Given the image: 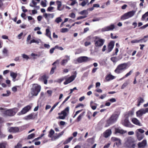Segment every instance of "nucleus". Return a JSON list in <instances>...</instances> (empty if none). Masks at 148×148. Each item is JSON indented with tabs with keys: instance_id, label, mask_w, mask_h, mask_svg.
<instances>
[{
	"instance_id": "obj_60",
	"label": "nucleus",
	"mask_w": 148,
	"mask_h": 148,
	"mask_svg": "<svg viewBox=\"0 0 148 148\" xmlns=\"http://www.w3.org/2000/svg\"><path fill=\"white\" fill-rule=\"evenodd\" d=\"M148 26V23L144 25L143 26H142V27H141L140 28V29H144L147 27Z\"/></svg>"
},
{
	"instance_id": "obj_15",
	"label": "nucleus",
	"mask_w": 148,
	"mask_h": 148,
	"mask_svg": "<svg viewBox=\"0 0 148 148\" xmlns=\"http://www.w3.org/2000/svg\"><path fill=\"white\" fill-rule=\"evenodd\" d=\"M138 145L139 148H145L147 146L146 140L144 139L142 141L139 142Z\"/></svg>"
},
{
	"instance_id": "obj_36",
	"label": "nucleus",
	"mask_w": 148,
	"mask_h": 148,
	"mask_svg": "<svg viewBox=\"0 0 148 148\" xmlns=\"http://www.w3.org/2000/svg\"><path fill=\"white\" fill-rule=\"evenodd\" d=\"M35 134H34L32 133L29 135L27 137V139H30L33 138L34 137Z\"/></svg>"
},
{
	"instance_id": "obj_45",
	"label": "nucleus",
	"mask_w": 148,
	"mask_h": 148,
	"mask_svg": "<svg viewBox=\"0 0 148 148\" xmlns=\"http://www.w3.org/2000/svg\"><path fill=\"white\" fill-rule=\"evenodd\" d=\"M6 145V143H0V148H5Z\"/></svg>"
},
{
	"instance_id": "obj_10",
	"label": "nucleus",
	"mask_w": 148,
	"mask_h": 148,
	"mask_svg": "<svg viewBox=\"0 0 148 148\" xmlns=\"http://www.w3.org/2000/svg\"><path fill=\"white\" fill-rule=\"evenodd\" d=\"M146 113H148V108L140 109L136 112V114L137 117H140Z\"/></svg>"
},
{
	"instance_id": "obj_57",
	"label": "nucleus",
	"mask_w": 148,
	"mask_h": 148,
	"mask_svg": "<svg viewBox=\"0 0 148 148\" xmlns=\"http://www.w3.org/2000/svg\"><path fill=\"white\" fill-rule=\"evenodd\" d=\"M31 36L30 35H29L27 37V43L29 44V40L31 39Z\"/></svg>"
},
{
	"instance_id": "obj_41",
	"label": "nucleus",
	"mask_w": 148,
	"mask_h": 148,
	"mask_svg": "<svg viewBox=\"0 0 148 148\" xmlns=\"http://www.w3.org/2000/svg\"><path fill=\"white\" fill-rule=\"evenodd\" d=\"M67 78V76H65V77H62L60 79H58L57 82L59 83H61L65 79Z\"/></svg>"
},
{
	"instance_id": "obj_12",
	"label": "nucleus",
	"mask_w": 148,
	"mask_h": 148,
	"mask_svg": "<svg viewBox=\"0 0 148 148\" xmlns=\"http://www.w3.org/2000/svg\"><path fill=\"white\" fill-rule=\"evenodd\" d=\"M43 16L48 21L54 17V14L53 13H44L43 14Z\"/></svg>"
},
{
	"instance_id": "obj_28",
	"label": "nucleus",
	"mask_w": 148,
	"mask_h": 148,
	"mask_svg": "<svg viewBox=\"0 0 148 148\" xmlns=\"http://www.w3.org/2000/svg\"><path fill=\"white\" fill-rule=\"evenodd\" d=\"M56 4L58 5L57 10L59 11H62V10L63 8H61V6H62V3L61 2L59 1H57Z\"/></svg>"
},
{
	"instance_id": "obj_34",
	"label": "nucleus",
	"mask_w": 148,
	"mask_h": 148,
	"mask_svg": "<svg viewBox=\"0 0 148 148\" xmlns=\"http://www.w3.org/2000/svg\"><path fill=\"white\" fill-rule=\"evenodd\" d=\"M40 39H38L37 40H36L34 39H33L31 40L29 42V44H31L33 43H36L37 44H38L39 43V41H40Z\"/></svg>"
},
{
	"instance_id": "obj_56",
	"label": "nucleus",
	"mask_w": 148,
	"mask_h": 148,
	"mask_svg": "<svg viewBox=\"0 0 148 148\" xmlns=\"http://www.w3.org/2000/svg\"><path fill=\"white\" fill-rule=\"evenodd\" d=\"M95 106H93L92 105L91 106H90L92 109L93 110H95L97 108V104L96 103H95Z\"/></svg>"
},
{
	"instance_id": "obj_52",
	"label": "nucleus",
	"mask_w": 148,
	"mask_h": 148,
	"mask_svg": "<svg viewBox=\"0 0 148 148\" xmlns=\"http://www.w3.org/2000/svg\"><path fill=\"white\" fill-rule=\"evenodd\" d=\"M148 16L147 15V14L146 13V12L144 14H143L142 17V21L144 20V19L147 16Z\"/></svg>"
},
{
	"instance_id": "obj_59",
	"label": "nucleus",
	"mask_w": 148,
	"mask_h": 148,
	"mask_svg": "<svg viewBox=\"0 0 148 148\" xmlns=\"http://www.w3.org/2000/svg\"><path fill=\"white\" fill-rule=\"evenodd\" d=\"M44 46L45 48H47V49H49L50 47V46L49 44H44Z\"/></svg>"
},
{
	"instance_id": "obj_8",
	"label": "nucleus",
	"mask_w": 148,
	"mask_h": 148,
	"mask_svg": "<svg viewBox=\"0 0 148 148\" xmlns=\"http://www.w3.org/2000/svg\"><path fill=\"white\" fill-rule=\"evenodd\" d=\"M90 60V58L86 56H82L78 58L76 60H75L73 61V63L77 64L78 63H81L89 61Z\"/></svg>"
},
{
	"instance_id": "obj_33",
	"label": "nucleus",
	"mask_w": 148,
	"mask_h": 148,
	"mask_svg": "<svg viewBox=\"0 0 148 148\" xmlns=\"http://www.w3.org/2000/svg\"><path fill=\"white\" fill-rule=\"evenodd\" d=\"M121 59V58L118 59L116 57H112L110 59L114 63L116 62Z\"/></svg>"
},
{
	"instance_id": "obj_47",
	"label": "nucleus",
	"mask_w": 148,
	"mask_h": 148,
	"mask_svg": "<svg viewBox=\"0 0 148 148\" xmlns=\"http://www.w3.org/2000/svg\"><path fill=\"white\" fill-rule=\"evenodd\" d=\"M140 40H132L131 41V42L132 43H138L140 42Z\"/></svg>"
},
{
	"instance_id": "obj_11",
	"label": "nucleus",
	"mask_w": 148,
	"mask_h": 148,
	"mask_svg": "<svg viewBox=\"0 0 148 148\" xmlns=\"http://www.w3.org/2000/svg\"><path fill=\"white\" fill-rule=\"evenodd\" d=\"M115 28V26L114 24L105 27L101 29V31L102 32L113 30Z\"/></svg>"
},
{
	"instance_id": "obj_2",
	"label": "nucleus",
	"mask_w": 148,
	"mask_h": 148,
	"mask_svg": "<svg viewBox=\"0 0 148 148\" xmlns=\"http://www.w3.org/2000/svg\"><path fill=\"white\" fill-rule=\"evenodd\" d=\"M127 68V64L126 63L120 64L118 65L114 70V72L117 73L119 74L126 70Z\"/></svg>"
},
{
	"instance_id": "obj_19",
	"label": "nucleus",
	"mask_w": 148,
	"mask_h": 148,
	"mask_svg": "<svg viewBox=\"0 0 148 148\" xmlns=\"http://www.w3.org/2000/svg\"><path fill=\"white\" fill-rule=\"evenodd\" d=\"M114 45V42L113 41L110 42L108 45V51L110 52L112 50Z\"/></svg>"
},
{
	"instance_id": "obj_31",
	"label": "nucleus",
	"mask_w": 148,
	"mask_h": 148,
	"mask_svg": "<svg viewBox=\"0 0 148 148\" xmlns=\"http://www.w3.org/2000/svg\"><path fill=\"white\" fill-rule=\"evenodd\" d=\"M46 35L49 37L51 40H52V38L51 36V32L49 29H47L46 30Z\"/></svg>"
},
{
	"instance_id": "obj_23",
	"label": "nucleus",
	"mask_w": 148,
	"mask_h": 148,
	"mask_svg": "<svg viewBox=\"0 0 148 148\" xmlns=\"http://www.w3.org/2000/svg\"><path fill=\"white\" fill-rule=\"evenodd\" d=\"M48 77L46 76L45 75H43L39 79L40 80L42 81H43L44 83L45 84H47V79Z\"/></svg>"
},
{
	"instance_id": "obj_4",
	"label": "nucleus",
	"mask_w": 148,
	"mask_h": 148,
	"mask_svg": "<svg viewBox=\"0 0 148 148\" xmlns=\"http://www.w3.org/2000/svg\"><path fill=\"white\" fill-rule=\"evenodd\" d=\"M0 110H3L4 114L6 115L11 116L14 115L18 111V110L17 108H14L12 109L5 110L3 108H0Z\"/></svg>"
},
{
	"instance_id": "obj_58",
	"label": "nucleus",
	"mask_w": 148,
	"mask_h": 148,
	"mask_svg": "<svg viewBox=\"0 0 148 148\" xmlns=\"http://www.w3.org/2000/svg\"><path fill=\"white\" fill-rule=\"evenodd\" d=\"M56 67H52L50 73L51 74H53L54 72V70L56 69Z\"/></svg>"
},
{
	"instance_id": "obj_63",
	"label": "nucleus",
	"mask_w": 148,
	"mask_h": 148,
	"mask_svg": "<svg viewBox=\"0 0 148 148\" xmlns=\"http://www.w3.org/2000/svg\"><path fill=\"white\" fill-rule=\"evenodd\" d=\"M21 146L22 145L21 144L18 143L16 146L15 147V148H20L21 147Z\"/></svg>"
},
{
	"instance_id": "obj_20",
	"label": "nucleus",
	"mask_w": 148,
	"mask_h": 148,
	"mask_svg": "<svg viewBox=\"0 0 148 148\" xmlns=\"http://www.w3.org/2000/svg\"><path fill=\"white\" fill-rule=\"evenodd\" d=\"M145 101L144 99L141 97H139L137 99V105L138 107H139L140 105Z\"/></svg>"
},
{
	"instance_id": "obj_6",
	"label": "nucleus",
	"mask_w": 148,
	"mask_h": 148,
	"mask_svg": "<svg viewBox=\"0 0 148 148\" xmlns=\"http://www.w3.org/2000/svg\"><path fill=\"white\" fill-rule=\"evenodd\" d=\"M69 107H67L65 109L62 111L61 112L58 113V114L60 115L57 119H65L66 117L69 113Z\"/></svg>"
},
{
	"instance_id": "obj_7",
	"label": "nucleus",
	"mask_w": 148,
	"mask_h": 148,
	"mask_svg": "<svg viewBox=\"0 0 148 148\" xmlns=\"http://www.w3.org/2000/svg\"><path fill=\"white\" fill-rule=\"evenodd\" d=\"M136 11L132 10L125 13L121 17V19L122 20L128 19L133 16L135 14Z\"/></svg>"
},
{
	"instance_id": "obj_39",
	"label": "nucleus",
	"mask_w": 148,
	"mask_h": 148,
	"mask_svg": "<svg viewBox=\"0 0 148 148\" xmlns=\"http://www.w3.org/2000/svg\"><path fill=\"white\" fill-rule=\"evenodd\" d=\"M58 103L59 102H58L54 104V105L53 106L50 110L49 113H51L53 110L54 108L58 105Z\"/></svg>"
},
{
	"instance_id": "obj_48",
	"label": "nucleus",
	"mask_w": 148,
	"mask_h": 148,
	"mask_svg": "<svg viewBox=\"0 0 148 148\" xmlns=\"http://www.w3.org/2000/svg\"><path fill=\"white\" fill-rule=\"evenodd\" d=\"M68 29L66 28H62L61 30V32L62 33H64L67 32L68 31Z\"/></svg>"
},
{
	"instance_id": "obj_16",
	"label": "nucleus",
	"mask_w": 148,
	"mask_h": 148,
	"mask_svg": "<svg viewBox=\"0 0 148 148\" xmlns=\"http://www.w3.org/2000/svg\"><path fill=\"white\" fill-rule=\"evenodd\" d=\"M65 59H63L61 62V64L62 65H65L70 60V56L66 55L64 56Z\"/></svg>"
},
{
	"instance_id": "obj_40",
	"label": "nucleus",
	"mask_w": 148,
	"mask_h": 148,
	"mask_svg": "<svg viewBox=\"0 0 148 148\" xmlns=\"http://www.w3.org/2000/svg\"><path fill=\"white\" fill-rule=\"evenodd\" d=\"M84 114L83 113H82L79 116L77 117V122H79L80 121L81 119L82 118V117L83 115Z\"/></svg>"
},
{
	"instance_id": "obj_37",
	"label": "nucleus",
	"mask_w": 148,
	"mask_h": 148,
	"mask_svg": "<svg viewBox=\"0 0 148 148\" xmlns=\"http://www.w3.org/2000/svg\"><path fill=\"white\" fill-rule=\"evenodd\" d=\"M62 21V19L60 17H58L55 20V22H56L57 23H59L60 22H61Z\"/></svg>"
},
{
	"instance_id": "obj_53",
	"label": "nucleus",
	"mask_w": 148,
	"mask_h": 148,
	"mask_svg": "<svg viewBox=\"0 0 148 148\" xmlns=\"http://www.w3.org/2000/svg\"><path fill=\"white\" fill-rule=\"evenodd\" d=\"M132 73V70L130 71L128 73H127L125 75V76H124V77H128V76L130 75Z\"/></svg>"
},
{
	"instance_id": "obj_5",
	"label": "nucleus",
	"mask_w": 148,
	"mask_h": 148,
	"mask_svg": "<svg viewBox=\"0 0 148 148\" xmlns=\"http://www.w3.org/2000/svg\"><path fill=\"white\" fill-rule=\"evenodd\" d=\"M144 132V130L140 128L137 129L135 131L136 136L139 141L141 140L144 138V135L143 134Z\"/></svg>"
},
{
	"instance_id": "obj_62",
	"label": "nucleus",
	"mask_w": 148,
	"mask_h": 148,
	"mask_svg": "<svg viewBox=\"0 0 148 148\" xmlns=\"http://www.w3.org/2000/svg\"><path fill=\"white\" fill-rule=\"evenodd\" d=\"M69 16L72 18H74L75 16V15L74 13H73L69 15Z\"/></svg>"
},
{
	"instance_id": "obj_43",
	"label": "nucleus",
	"mask_w": 148,
	"mask_h": 148,
	"mask_svg": "<svg viewBox=\"0 0 148 148\" xmlns=\"http://www.w3.org/2000/svg\"><path fill=\"white\" fill-rule=\"evenodd\" d=\"M54 9V7L51 6L49 7L47 9V11L49 12H52V10Z\"/></svg>"
},
{
	"instance_id": "obj_24",
	"label": "nucleus",
	"mask_w": 148,
	"mask_h": 148,
	"mask_svg": "<svg viewBox=\"0 0 148 148\" xmlns=\"http://www.w3.org/2000/svg\"><path fill=\"white\" fill-rule=\"evenodd\" d=\"M132 122L134 124L138 125L141 126V123L139 120L136 118H133L132 119Z\"/></svg>"
},
{
	"instance_id": "obj_54",
	"label": "nucleus",
	"mask_w": 148,
	"mask_h": 148,
	"mask_svg": "<svg viewBox=\"0 0 148 148\" xmlns=\"http://www.w3.org/2000/svg\"><path fill=\"white\" fill-rule=\"evenodd\" d=\"M41 5L42 7H45L47 6V4L45 2L43 1H42L41 2Z\"/></svg>"
},
{
	"instance_id": "obj_46",
	"label": "nucleus",
	"mask_w": 148,
	"mask_h": 148,
	"mask_svg": "<svg viewBox=\"0 0 148 148\" xmlns=\"http://www.w3.org/2000/svg\"><path fill=\"white\" fill-rule=\"evenodd\" d=\"M19 87V86H16L13 87L12 88V90L14 92H16L17 90V88Z\"/></svg>"
},
{
	"instance_id": "obj_22",
	"label": "nucleus",
	"mask_w": 148,
	"mask_h": 148,
	"mask_svg": "<svg viewBox=\"0 0 148 148\" xmlns=\"http://www.w3.org/2000/svg\"><path fill=\"white\" fill-rule=\"evenodd\" d=\"M9 131L10 132L15 133L19 131V128L18 127H11L9 130Z\"/></svg>"
},
{
	"instance_id": "obj_64",
	"label": "nucleus",
	"mask_w": 148,
	"mask_h": 148,
	"mask_svg": "<svg viewBox=\"0 0 148 148\" xmlns=\"http://www.w3.org/2000/svg\"><path fill=\"white\" fill-rule=\"evenodd\" d=\"M110 143H108L107 145L104 146L103 148H108L110 146Z\"/></svg>"
},
{
	"instance_id": "obj_51",
	"label": "nucleus",
	"mask_w": 148,
	"mask_h": 148,
	"mask_svg": "<svg viewBox=\"0 0 148 148\" xmlns=\"http://www.w3.org/2000/svg\"><path fill=\"white\" fill-rule=\"evenodd\" d=\"M7 93L6 94H2V96H8L10 94V92L9 91H7Z\"/></svg>"
},
{
	"instance_id": "obj_29",
	"label": "nucleus",
	"mask_w": 148,
	"mask_h": 148,
	"mask_svg": "<svg viewBox=\"0 0 148 148\" xmlns=\"http://www.w3.org/2000/svg\"><path fill=\"white\" fill-rule=\"evenodd\" d=\"M111 140L113 141H117L118 142L117 143H116V144H121V140L118 138L115 137H112L111 138Z\"/></svg>"
},
{
	"instance_id": "obj_38",
	"label": "nucleus",
	"mask_w": 148,
	"mask_h": 148,
	"mask_svg": "<svg viewBox=\"0 0 148 148\" xmlns=\"http://www.w3.org/2000/svg\"><path fill=\"white\" fill-rule=\"evenodd\" d=\"M116 46L117 47V48H116L115 49V55H117V53L119 51V49L118 48L119 47L120 45L118 43H117L116 44Z\"/></svg>"
},
{
	"instance_id": "obj_1",
	"label": "nucleus",
	"mask_w": 148,
	"mask_h": 148,
	"mask_svg": "<svg viewBox=\"0 0 148 148\" xmlns=\"http://www.w3.org/2000/svg\"><path fill=\"white\" fill-rule=\"evenodd\" d=\"M119 117V114L114 113L112 114L110 118L106 122L105 127H108L117 121Z\"/></svg>"
},
{
	"instance_id": "obj_49",
	"label": "nucleus",
	"mask_w": 148,
	"mask_h": 148,
	"mask_svg": "<svg viewBox=\"0 0 148 148\" xmlns=\"http://www.w3.org/2000/svg\"><path fill=\"white\" fill-rule=\"evenodd\" d=\"M80 14L83 15L84 14H88V12L86 10H84L83 11H82L80 12L79 13Z\"/></svg>"
},
{
	"instance_id": "obj_27",
	"label": "nucleus",
	"mask_w": 148,
	"mask_h": 148,
	"mask_svg": "<svg viewBox=\"0 0 148 148\" xmlns=\"http://www.w3.org/2000/svg\"><path fill=\"white\" fill-rule=\"evenodd\" d=\"M64 133V132L62 131L60 133H59L58 134V135L56 136H55L53 137L52 138V140H53L54 139L55 140L57 139H58Z\"/></svg>"
},
{
	"instance_id": "obj_30",
	"label": "nucleus",
	"mask_w": 148,
	"mask_h": 148,
	"mask_svg": "<svg viewBox=\"0 0 148 148\" xmlns=\"http://www.w3.org/2000/svg\"><path fill=\"white\" fill-rule=\"evenodd\" d=\"M115 78V77L111 74L108 75L106 77V79L107 81L112 80Z\"/></svg>"
},
{
	"instance_id": "obj_50",
	"label": "nucleus",
	"mask_w": 148,
	"mask_h": 148,
	"mask_svg": "<svg viewBox=\"0 0 148 148\" xmlns=\"http://www.w3.org/2000/svg\"><path fill=\"white\" fill-rule=\"evenodd\" d=\"M8 52V50L7 49L5 48H4L3 51V53L4 54H7Z\"/></svg>"
},
{
	"instance_id": "obj_18",
	"label": "nucleus",
	"mask_w": 148,
	"mask_h": 148,
	"mask_svg": "<svg viewBox=\"0 0 148 148\" xmlns=\"http://www.w3.org/2000/svg\"><path fill=\"white\" fill-rule=\"evenodd\" d=\"M116 133H119L121 134H123L127 132L125 130L122 129L120 127L116 128L115 129Z\"/></svg>"
},
{
	"instance_id": "obj_35",
	"label": "nucleus",
	"mask_w": 148,
	"mask_h": 148,
	"mask_svg": "<svg viewBox=\"0 0 148 148\" xmlns=\"http://www.w3.org/2000/svg\"><path fill=\"white\" fill-rule=\"evenodd\" d=\"M128 84V82L126 81L125 82L121 87V88L122 89H124L126 87Z\"/></svg>"
},
{
	"instance_id": "obj_9",
	"label": "nucleus",
	"mask_w": 148,
	"mask_h": 148,
	"mask_svg": "<svg viewBox=\"0 0 148 148\" xmlns=\"http://www.w3.org/2000/svg\"><path fill=\"white\" fill-rule=\"evenodd\" d=\"M95 45L96 47H101L103 45L105 41V40L97 36L95 37Z\"/></svg>"
},
{
	"instance_id": "obj_61",
	"label": "nucleus",
	"mask_w": 148,
	"mask_h": 148,
	"mask_svg": "<svg viewBox=\"0 0 148 148\" xmlns=\"http://www.w3.org/2000/svg\"><path fill=\"white\" fill-rule=\"evenodd\" d=\"M109 101L112 103H113L115 102L116 101V100L114 98H112L111 99H110L109 100Z\"/></svg>"
},
{
	"instance_id": "obj_32",
	"label": "nucleus",
	"mask_w": 148,
	"mask_h": 148,
	"mask_svg": "<svg viewBox=\"0 0 148 148\" xmlns=\"http://www.w3.org/2000/svg\"><path fill=\"white\" fill-rule=\"evenodd\" d=\"M54 131L52 129H51L49 132V133L48 134V136L49 137L51 138H52L53 137H52V136L53 135V134H54Z\"/></svg>"
},
{
	"instance_id": "obj_13",
	"label": "nucleus",
	"mask_w": 148,
	"mask_h": 148,
	"mask_svg": "<svg viewBox=\"0 0 148 148\" xmlns=\"http://www.w3.org/2000/svg\"><path fill=\"white\" fill-rule=\"evenodd\" d=\"M32 106V104H31L25 107L22 109L20 113H21L22 114H25L31 109Z\"/></svg>"
},
{
	"instance_id": "obj_55",
	"label": "nucleus",
	"mask_w": 148,
	"mask_h": 148,
	"mask_svg": "<svg viewBox=\"0 0 148 148\" xmlns=\"http://www.w3.org/2000/svg\"><path fill=\"white\" fill-rule=\"evenodd\" d=\"M77 0H74L73 1L72 3L70 4V5L71 6H73L77 3Z\"/></svg>"
},
{
	"instance_id": "obj_42",
	"label": "nucleus",
	"mask_w": 148,
	"mask_h": 148,
	"mask_svg": "<svg viewBox=\"0 0 148 148\" xmlns=\"http://www.w3.org/2000/svg\"><path fill=\"white\" fill-rule=\"evenodd\" d=\"M21 56L23 58L25 59L26 60H27L29 58V57L25 54H22Z\"/></svg>"
},
{
	"instance_id": "obj_44",
	"label": "nucleus",
	"mask_w": 148,
	"mask_h": 148,
	"mask_svg": "<svg viewBox=\"0 0 148 148\" xmlns=\"http://www.w3.org/2000/svg\"><path fill=\"white\" fill-rule=\"evenodd\" d=\"M103 18L102 17H99V18H94L92 20V21L95 22L99 21L101 19H102Z\"/></svg>"
},
{
	"instance_id": "obj_26",
	"label": "nucleus",
	"mask_w": 148,
	"mask_h": 148,
	"mask_svg": "<svg viewBox=\"0 0 148 148\" xmlns=\"http://www.w3.org/2000/svg\"><path fill=\"white\" fill-rule=\"evenodd\" d=\"M17 75V74L16 73H14L12 71H10V76L13 78V80L14 82V80L16 77Z\"/></svg>"
},
{
	"instance_id": "obj_17",
	"label": "nucleus",
	"mask_w": 148,
	"mask_h": 148,
	"mask_svg": "<svg viewBox=\"0 0 148 148\" xmlns=\"http://www.w3.org/2000/svg\"><path fill=\"white\" fill-rule=\"evenodd\" d=\"M123 124L126 127H131L132 125L129 122L128 118H126L124 120L123 122H122Z\"/></svg>"
},
{
	"instance_id": "obj_3",
	"label": "nucleus",
	"mask_w": 148,
	"mask_h": 148,
	"mask_svg": "<svg viewBox=\"0 0 148 148\" xmlns=\"http://www.w3.org/2000/svg\"><path fill=\"white\" fill-rule=\"evenodd\" d=\"M41 88L40 86L37 84H33L30 93L32 96H37L40 91Z\"/></svg>"
},
{
	"instance_id": "obj_25",
	"label": "nucleus",
	"mask_w": 148,
	"mask_h": 148,
	"mask_svg": "<svg viewBox=\"0 0 148 148\" xmlns=\"http://www.w3.org/2000/svg\"><path fill=\"white\" fill-rule=\"evenodd\" d=\"M35 118V117L34 114H31L25 116L24 119H25L26 120H29L30 119H33Z\"/></svg>"
},
{
	"instance_id": "obj_21",
	"label": "nucleus",
	"mask_w": 148,
	"mask_h": 148,
	"mask_svg": "<svg viewBox=\"0 0 148 148\" xmlns=\"http://www.w3.org/2000/svg\"><path fill=\"white\" fill-rule=\"evenodd\" d=\"M112 133V131L111 130L108 129L106 131L103 133L104 136L105 138H107Z\"/></svg>"
},
{
	"instance_id": "obj_14",
	"label": "nucleus",
	"mask_w": 148,
	"mask_h": 148,
	"mask_svg": "<svg viewBox=\"0 0 148 148\" xmlns=\"http://www.w3.org/2000/svg\"><path fill=\"white\" fill-rule=\"evenodd\" d=\"M76 77V75H72L68 78H66V80L65 81L64 83V84L65 85H66L71 83L75 79Z\"/></svg>"
}]
</instances>
